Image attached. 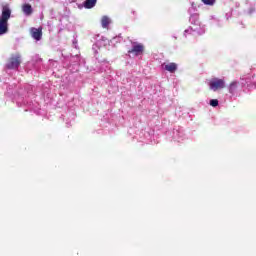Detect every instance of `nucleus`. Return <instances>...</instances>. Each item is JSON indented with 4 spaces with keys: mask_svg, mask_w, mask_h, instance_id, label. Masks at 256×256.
<instances>
[{
    "mask_svg": "<svg viewBox=\"0 0 256 256\" xmlns=\"http://www.w3.org/2000/svg\"><path fill=\"white\" fill-rule=\"evenodd\" d=\"M21 65V56L19 54H13L7 61V69H19Z\"/></svg>",
    "mask_w": 256,
    "mask_h": 256,
    "instance_id": "2",
    "label": "nucleus"
},
{
    "mask_svg": "<svg viewBox=\"0 0 256 256\" xmlns=\"http://www.w3.org/2000/svg\"><path fill=\"white\" fill-rule=\"evenodd\" d=\"M97 5V0H86L84 2L85 9H93Z\"/></svg>",
    "mask_w": 256,
    "mask_h": 256,
    "instance_id": "8",
    "label": "nucleus"
},
{
    "mask_svg": "<svg viewBox=\"0 0 256 256\" xmlns=\"http://www.w3.org/2000/svg\"><path fill=\"white\" fill-rule=\"evenodd\" d=\"M235 89H237V82L230 83V86H229L230 93H233V91H235Z\"/></svg>",
    "mask_w": 256,
    "mask_h": 256,
    "instance_id": "10",
    "label": "nucleus"
},
{
    "mask_svg": "<svg viewBox=\"0 0 256 256\" xmlns=\"http://www.w3.org/2000/svg\"><path fill=\"white\" fill-rule=\"evenodd\" d=\"M209 87L212 91H219V89H225V80L215 78L209 83Z\"/></svg>",
    "mask_w": 256,
    "mask_h": 256,
    "instance_id": "4",
    "label": "nucleus"
},
{
    "mask_svg": "<svg viewBox=\"0 0 256 256\" xmlns=\"http://www.w3.org/2000/svg\"><path fill=\"white\" fill-rule=\"evenodd\" d=\"M110 24H111V19H109V17L107 16H103L101 19V25L103 29H107V27H109Z\"/></svg>",
    "mask_w": 256,
    "mask_h": 256,
    "instance_id": "9",
    "label": "nucleus"
},
{
    "mask_svg": "<svg viewBox=\"0 0 256 256\" xmlns=\"http://www.w3.org/2000/svg\"><path fill=\"white\" fill-rule=\"evenodd\" d=\"M22 11L24 14H26L27 17H29L30 15H33V7L31 6V4H23L22 5Z\"/></svg>",
    "mask_w": 256,
    "mask_h": 256,
    "instance_id": "7",
    "label": "nucleus"
},
{
    "mask_svg": "<svg viewBox=\"0 0 256 256\" xmlns=\"http://www.w3.org/2000/svg\"><path fill=\"white\" fill-rule=\"evenodd\" d=\"M31 35L33 37V39H35V41H41L42 37H43V28H31L30 30Z\"/></svg>",
    "mask_w": 256,
    "mask_h": 256,
    "instance_id": "5",
    "label": "nucleus"
},
{
    "mask_svg": "<svg viewBox=\"0 0 256 256\" xmlns=\"http://www.w3.org/2000/svg\"><path fill=\"white\" fill-rule=\"evenodd\" d=\"M163 67H164L165 71H168V73H175V71H177V69H178V65L175 62L163 64Z\"/></svg>",
    "mask_w": 256,
    "mask_h": 256,
    "instance_id": "6",
    "label": "nucleus"
},
{
    "mask_svg": "<svg viewBox=\"0 0 256 256\" xmlns=\"http://www.w3.org/2000/svg\"><path fill=\"white\" fill-rule=\"evenodd\" d=\"M215 1L216 0H202V3H204V5H215Z\"/></svg>",
    "mask_w": 256,
    "mask_h": 256,
    "instance_id": "12",
    "label": "nucleus"
},
{
    "mask_svg": "<svg viewBox=\"0 0 256 256\" xmlns=\"http://www.w3.org/2000/svg\"><path fill=\"white\" fill-rule=\"evenodd\" d=\"M210 105L211 107H217L219 105V100L217 99L210 100Z\"/></svg>",
    "mask_w": 256,
    "mask_h": 256,
    "instance_id": "11",
    "label": "nucleus"
},
{
    "mask_svg": "<svg viewBox=\"0 0 256 256\" xmlns=\"http://www.w3.org/2000/svg\"><path fill=\"white\" fill-rule=\"evenodd\" d=\"M144 52H145V46L138 42H133L132 48L128 50V53H132L136 57H138V55H143Z\"/></svg>",
    "mask_w": 256,
    "mask_h": 256,
    "instance_id": "3",
    "label": "nucleus"
},
{
    "mask_svg": "<svg viewBox=\"0 0 256 256\" xmlns=\"http://www.w3.org/2000/svg\"><path fill=\"white\" fill-rule=\"evenodd\" d=\"M9 19H11V8L9 5H4L0 16V35H5L9 31Z\"/></svg>",
    "mask_w": 256,
    "mask_h": 256,
    "instance_id": "1",
    "label": "nucleus"
}]
</instances>
